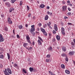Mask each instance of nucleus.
<instances>
[{
  "label": "nucleus",
  "instance_id": "obj_1",
  "mask_svg": "<svg viewBox=\"0 0 75 75\" xmlns=\"http://www.w3.org/2000/svg\"><path fill=\"white\" fill-rule=\"evenodd\" d=\"M40 30H41V31H42V33H43L44 35H45V36H47V33L46 31H45V29L43 28H41Z\"/></svg>",
  "mask_w": 75,
  "mask_h": 75
},
{
  "label": "nucleus",
  "instance_id": "obj_2",
  "mask_svg": "<svg viewBox=\"0 0 75 75\" xmlns=\"http://www.w3.org/2000/svg\"><path fill=\"white\" fill-rule=\"evenodd\" d=\"M35 26L34 25H33L31 26V27L32 28L30 29V32L32 33L33 31H35Z\"/></svg>",
  "mask_w": 75,
  "mask_h": 75
},
{
  "label": "nucleus",
  "instance_id": "obj_3",
  "mask_svg": "<svg viewBox=\"0 0 75 75\" xmlns=\"http://www.w3.org/2000/svg\"><path fill=\"white\" fill-rule=\"evenodd\" d=\"M61 32L63 35H65V29L63 27L61 28Z\"/></svg>",
  "mask_w": 75,
  "mask_h": 75
},
{
  "label": "nucleus",
  "instance_id": "obj_4",
  "mask_svg": "<svg viewBox=\"0 0 75 75\" xmlns=\"http://www.w3.org/2000/svg\"><path fill=\"white\" fill-rule=\"evenodd\" d=\"M4 41V38L2 36L1 34L0 33V42H3Z\"/></svg>",
  "mask_w": 75,
  "mask_h": 75
},
{
  "label": "nucleus",
  "instance_id": "obj_5",
  "mask_svg": "<svg viewBox=\"0 0 75 75\" xmlns=\"http://www.w3.org/2000/svg\"><path fill=\"white\" fill-rule=\"evenodd\" d=\"M8 24H11L13 23V22L11 21V19H10V18H8Z\"/></svg>",
  "mask_w": 75,
  "mask_h": 75
},
{
  "label": "nucleus",
  "instance_id": "obj_6",
  "mask_svg": "<svg viewBox=\"0 0 75 75\" xmlns=\"http://www.w3.org/2000/svg\"><path fill=\"white\" fill-rule=\"evenodd\" d=\"M74 54H75V52L71 51L69 52V55H70V56H72V55H73Z\"/></svg>",
  "mask_w": 75,
  "mask_h": 75
},
{
  "label": "nucleus",
  "instance_id": "obj_7",
  "mask_svg": "<svg viewBox=\"0 0 75 75\" xmlns=\"http://www.w3.org/2000/svg\"><path fill=\"white\" fill-rule=\"evenodd\" d=\"M62 10L63 11H65L67 10V6H63L62 7Z\"/></svg>",
  "mask_w": 75,
  "mask_h": 75
},
{
  "label": "nucleus",
  "instance_id": "obj_8",
  "mask_svg": "<svg viewBox=\"0 0 75 75\" xmlns=\"http://www.w3.org/2000/svg\"><path fill=\"white\" fill-rule=\"evenodd\" d=\"M7 71L8 72V73L9 74H12V72H11V69L10 68H8L7 69Z\"/></svg>",
  "mask_w": 75,
  "mask_h": 75
},
{
  "label": "nucleus",
  "instance_id": "obj_9",
  "mask_svg": "<svg viewBox=\"0 0 75 75\" xmlns=\"http://www.w3.org/2000/svg\"><path fill=\"white\" fill-rule=\"evenodd\" d=\"M6 6H7V7H10L11 6V5L9 2H7L6 3Z\"/></svg>",
  "mask_w": 75,
  "mask_h": 75
},
{
  "label": "nucleus",
  "instance_id": "obj_10",
  "mask_svg": "<svg viewBox=\"0 0 75 75\" xmlns=\"http://www.w3.org/2000/svg\"><path fill=\"white\" fill-rule=\"evenodd\" d=\"M14 9L13 8H10L9 9V13H11V12H12L13 11H14Z\"/></svg>",
  "mask_w": 75,
  "mask_h": 75
},
{
  "label": "nucleus",
  "instance_id": "obj_11",
  "mask_svg": "<svg viewBox=\"0 0 75 75\" xmlns=\"http://www.w3.org/2000/svg\"><path fill=\"white\" fill-rule=\"evenodd\" d=\"M40 8H44L45 5L43 4H42L40 5Z\"/></svg>",
  "mask_w": 75,
  "mask_h": 75
},
{
  "label": "nucleus",
  "instance_id": "obj_12",
  "mask_svg": "<svg viewBox=\"0 0 75 75\" xmlns=\"http://www.w3.org/2000/svg\"><path fill=\"white\" fill-rule=\"evenodd\" d=\"M62 50L63 51L65 52L66 51V47H62Z\"/></svg>",
  "mask_w": 75,
  "mask_h": 75
},
{
  "label": "nucleus",
  "instance_id": "obj_13",
  "mask_svg": "<svg viewBox=\"0 0 75 75\" xmlns=\"http://www.w3.org/2000/svg\"><path fill=\"white\" fill-rule=\"evenodd\" d=\"M56 38L58 41H59L60 40V37L59 35H57L56 36Z\"/></svg>",
  "mask_w": 75,
  "mask_h": 75
},
{
  "label": "nucleus",
  "instance_id": "obj_14",
  "mask_svg": "<svg viewBox=\"0 0 75 75\" xmlns=\"http://www.w3.org/2000/svg\"><path fill=\"white\" fill-rule=\"evenodd\" d=\"M65 72L66 74H70V71L68 70H66Z\"/></svg>",
  "mask_w": 75,
  "mask_h": 75
},
{
  "label": "nucleus",
  "instance_id": "obj_15",
  "mask_svg": "<svg viewBox=\"0 0 75 75\" xmlns=\"http://www.w3.org/2000/svg\"><path fill=\"white\" fill-rule=\"evenodd\" d=\"M48 15H46L45 16V20H47L48 19Z\"/></svg>",
  "mask_w": 75,
  "mask_h": 75
},
{
  "label": "nucleus",
  "instance_id": "obj_16",
  "mask_svg": "<svg viewBox=\"0 0 75 75\" xmlns=\"http://www.w3.org/2000/svg\"><path fill=\"white\" fill-rule=\"evenodd\" d=\"M62 57H67V54L65 53H62Z\"/></svg>",
  "mask_w": 75,
  "mask_h": 75
},
{
  "label": "nucleus",
  "instance_id": "obj_17",
  "mask_svg": "<svg viewBox=\"0 0 75 75\" xmlns=\"http://www.w3.org/2000/svg\"><path fill=\"white\" fill-rule=\"evenodd\" d=\"M61 68H63V69H65V65L64 64L61 65Z\"/></svg>",
  "mask_w": 75,
  "mask_h": 75
},
{
  "label": "nucleus",
  "instance_id": "obj_18",
  "mask_svg": "<svg viewBox=\"0 0 75 75\" xmlns=\"http://www.w3.org/2000/svg\"><path fill=\"white\" fill-rule=\"evenodd\" d=\"M29 70L30 72H33V70H34V68L32 67H30L29 68Z\"/></svg>",
  "mask_w": 75,
  "mask_h": 75
},
{
  "label": "nucleus",
  "instance_id": "obj_19",
  "mask_svg": "<svg viewBox=\"0 0 75 75\" xmlns=\"http://www.w3.org/2000/svg\"><path fill=\"white\" fill-rule=\"evenodd\" d=\"M32 31V32H30L32 34L33 36H35V33L34 32V31Z\"/></svg>",
  "mask_w": 75,
  "mask_h": 75
},
{
  "label": "nucleus",
  "instance_id": "obj_20",
  "mask_svg": "<svg viewBox=\"0 0 75 75\" xmlns=\"http://www.w3.org/2000/svg\"><path fill=\"white\" fill-rule=\"evenodd\" d=\"M7 55L8 59H10V54L9 53H7Z\"/></svg>",
  "mask_w": 75,
  "mask_h": 75
},
{
  "label": "nucleus",
  "instance_id": "obj_21",
  "mask_svg": "<svg viewBox=\"0 0 75 75\" xmlns=\"http://www.w3.org/2000/svg\"><path fill=\"white\" fill-rule=\"evenodd\" d=\"M18 28H19V29H22V28H23V25H20L18 26Z\"/></svg>",
  "mask_w": 75,
  "mask_h": 75
},
{
  "label": "nucleus",
  "instance_id": "obj_22",
  "mask_svg": "<svg viewBox=\"0 0 75 75\" xmlns=\"http://www.w3.org/2000/svg\"><path fill=\"white\" fill-rule=\"evenodd\" d=\"M65 60L67 62L68 61V57L67 56L65 57Z\"/></svg>",
  "mask_w": 75,
  "mask_h": 75
},
{
  "label": "nucleus",
  "instance_id": "obj_23",
  "mask_svg": "<svg viewBox=\"0 0 75 75\" xmlns=\"http://www.w3.org/2000/svg\"><path fill=\"white\" fill-rule=\"evenodd\" d=\"M16 1V0H11V2L12 3H14V2Z\"/></svg>",
  "mask_w": 75,
  "mask_h": 75
},
{
  "label": "nucleus",
  "instance_id": "obj_24",
  "mask_svg": "<svg viewBox=\"0 0 75 75\" xmlns=\"http://www.w3.org/2000/svg\"><path fill=\"white\" fill-rule=\"evenodd\" d=\"M26 38L27 41L30 40V38L29 37V36H27L26 37Z\"/></svg>",
  "mask_w": 75,
  "mask_h": 75
},
{
  "label": "nucleus",
  "instance_id": "obj_25",
  "mask_svg": "<svg viewBox=\"0 0 75 75\" xmlns=\"http://www.w3.org/2000/svg\"><path fill=\"white\" fill-rule=\"evenodd\" d=\"M52 50V47L51 46H50L48 49V50L49 51H50V50Z\"/></svg>",
  "mask_w": 75,
  "mask_h": 75
},
{
  "label": "nucleus",
  "instance_id": "obj_26",
  "mask_svg": "<svg viewBox=\"0 0 75 75\" xmlns=\"http://www.w3.org/2000/svg\"><path fill=\"white\" fill-rule=\"evenodd\" d=\"M1 17H2V18H4V16H5L3 14V13L1 14Z\"/></svg>",
  "mask_w": 75,
  "mask_h": 75
},
{
  "label": "nucleus",
  "instance_id": "obj_27",
  "mask_svg": "<svg viewBox=\"0 0 75 75\" xmlns=\"http://www.w3.org/2000/svg\"><path fill=\"white\" fill-rule=\"evenodd\" d=\"M38 39L40 40V41H42V42H43V40H42V38H41V37H40L39 36H38Z\"/></svg>",
  "mask_w": 75,
  "mask_h": 75
},
{
  "label": "nucleus",
  "instance_id": "obj_28",
  "mask_svg": "<svg viewBox=\"0 0 75 75\" xmlns=\"http://www.w3.org/2000/svg\"><path fill=\"white\" fill-rule=\"evenodd\" d=\"M22 71H23L24 73H25V74H27V71L25 70V69H23L22 70Z\"/></svg>",
  "mask_w": 75,
  "mask_h": 75
},
{
  "label": "nucleus",
  "instance_id": "obj_29",
  "mask_svg": "<svg viewBox=\"0 0 75 75\" xmlns=\"http://www.w3.org/2000/svg\"><path fill=\"white\" fill-rule=\"evenodd\" d=\"M7 69H5V71H3L4 73H7Z\"/></svg>",
  "mask_w": 75,
  "mask_h": 75
},
{
  "label": "nucleus",
  "instance_id": "obj_30",
  "mask_svg": "<svg viewBox=\"0 0 75 75\" xmlns=\"http://www.w3.org/2000/svg\"><path fill=\"white\" fill-rule=\"evenodd\" d=\"M4 30H5V31H8V28H7V27H5Z\"/></svg>",
  "mask_w": 75,
  "mask_h": 75
},
{
  "label": "nucleus",
  "instance_id": "obj_31",
  "mask_svg": "<svg viewBox=\"0 0 75 75\" xmlns=\"http://www.w3.org/2000/svg\"><path fill=\"white\" fill-rule=\"evenodd\" d=\"M28 45V43H24L23 44V45L24 47H26V46H27Z\"/></svg>",
  "mask_w": 75,
  "mask_h": 75
},
{
  "label": "nucleus",
  "instance_id": "obj_32",
  "mask_svg": "<svg viewBox=\"0 0 75 75\" xmlns=\"http://www.w3.org/2000/svg\"><path fill=\"white\" fill-rule=\"evenodd\" d=\"M18 66V65H17V64L16 63H15L14 64V67H17Z\"/></svg>",
  "mask_w": 75,
  "mask_h": 75
},
{
  "label": "nucleus",
  "instance_id": "obj_33",
  "mask_svg": "<svg viewBox=\"0 0 75 75\" xmlns=\"http://www.w3.org/2000/svg\"><path fill=\"white\" fill-rule=\"evenodd\" d=\"M47 25L49 26L50 27V25H51V22H49V23H47Z\"/></svg>",
  "mask_w": 75,
  "mask_h": 75
},
{
  "label": "nucleus",
  "instance_id": "obj_34",
  "mask_svg": "<svg viewBox=\"0 0 75 75\" xmlns=\"http://www.w3.org/2000/svg\"><path fill=\"white\" fill-rule=\"evenodd\" d=\"M4 57L3 55H0V58L3 59Z\"/></svg>",
  "mask_w": 75,
  "mask_h": 75
},
{
  "label": "nucleus",
  "instance_id": "obj_35",
  "mask_svg": "<svg viewBox=\"0 0 75 75\" xmlns=\"http://www.w3.org/2000/svg\"><path fill=\"white\" fill-rule=\"evenodd\" d=\"M50 61V59H47L46 60V62H48Z\"/></svg>",
  "mask_w": 75,
  "mask_h": 75
},
{
  "label": "nucleus",
  "instance_id": "obj_36",
  "mask_svg": "<svg viewBox=\"0 0 75 75\" xmlns=\"http://www.w3.org/2000/svg\"><path fill=\"white\" fill-rule=\"evenodd\" d=\"M27 41L29 42V43H30V44H32L31 42V41L30 40H27Z\"/></svg>",
  "mask_w": 75,
  "mask_h": 75
},
{
  "label": "nucleus",
  "instance_id": "obj_37",
  "mask_svg": "<svg viewBox=\"0 0 75 75\" xmlns=\"http://www.w3.org/2000/svg\"><path fill=\"white\" fill-rule=\"evenodd\" d=\"M23 4V1H20V6H22V4Z\"/></svg>",
  "mask_w": 75,
  "mask_h": 75
},
{
  "label": "nucleus",
  "instance_id": "obj_38",
  "mask_svg": "<svg viewBox=\"0 0 75 75\" xmlns=\"http://www.w3.org/2000/svg\"><path fill=\"white\" fill-rule=\"evenodd\" d=\"M67 14L68 16H70L71 14V12H68L67 13Z\"/></svg>",
  "mask_w": 75,
  "mask_h": 75
},
{
  "label": "nucleus",
  "instance_id": "obj_39",
  "mask_svg": "<svg viewBox=\"0 0 75 75\" xmlns=\"http://www.w3.org/2000/svg\"><path fill=\"white\" fill-rule=\"evenodd\" d=\"M49 72L50 73V75H53V74H52V72H51L50 71H49Z\"/></svg>",
  "mask_w": 75,
  "mask_h": 75
},
{
  "label": "nucleus",
  "instance_id": "obj_40",
  "mask_svg": "<svg viewBox=\"0 0 75 75\" xmlns=\"http://www.w3.org/2000/svg\"><path fill=\"white\" fill-rule=\"evenodd\" d=\"M4 74H5V75H10V74H9L8 73V72H7V73H4Z\"/></svg>",
  "mask_w": 75,
  "mask_h": 75
},
{
  "label": "nucleus",
  "instance_id": "obj_41",
  "mask_svg": "<svg viewBox=\"0 0 75 75\" xmlns=\"http://www.w3.org/2000/svg\"><path fill=\"white\" fill-rule=\"evenodd\" d=\"M27 8L28 11L30 10V7L28 6H27Z\"/></svg>",
  "mask_w": 75,
  "mask_h": 75
},
{
  "label": "nucleus",
  "instance_id": "obj_42",
  "mask_svg": "<svg viewBox=\"0 0 75 75\" xmlns=\"http://www.w3.org/2000/svg\"><path fill=\"white\" fill-rule=\"evenodd\" d=\"M47 24H45V25L43 26L44 28H45L46 27H47Z\"/></svg>",
  "mask_w": 75,
  "mask_h": 75
},
{
  "label": "nucleus",
  "instance_id": "obj_43",
  "mask_svg": "<svg viewBox=\"0 0 75 75\" xmlns=\"http://www.w3.org/2000/svg\"><path fill=\"white\" fill-rule=\"evenodd\" d=\"M68 25H72V24L71 23H68Z\"/></svg>",
  "mask_w": 75,
  "mask_h": 75
},
{
  "label": "nucleus",
  "instance_id": "obj_44",
  "mask_svg": "<svg viewBox=\"0 0 75 75\" xmlns=\"http://www.w3.org/2000/svg\"><path fill=\"white\" fill-rule=\"evenodd\" d=\"M54 30H55V31H57L58 30V28H57V27H54Z\"/></svg>",
  "mask_w": 75,
  "mask_h": 75
},
{
  "label": "nucleus",
  "instance_id": "obj_45",
  "mask_svg": "<svg viewBox=\"0 0 75 75\" xmlns=\"http://www.w3.org/2000/svg\"><path fill=\"white\" fill-rule=\"evenodd\" d=\"M3 65L2 64H0V68H3Z\"/></svg>",
  "mask_w": 75,
  "mask_h": 75
},
{
  "label": "nucleus",
  "instance_id": "obj_46",
  "mask_svg": "<svg viewBox=\"0 0 75 75\" xmlns=\"http://www.w3.org/2000/svg\"><path fill=\"white\" fill-rule=\"evenodd\" d=\"M71 44L72 45H73L74 46L75 45L74 44V42H71Z\"/></svg>",
  "mask_w": 75,
  "mask_h": 75
},
{
  "label": "nucleus",
  "instance_id": "obj_47",
  "mask_svg": "<svg viewBox=\"0 0 75 75\" xmlns=\"http://www.w3.org/2000/svg\"><path fill=\"white\" fill-rule=\"evenodd\" d=\"M56 41V40H55V38H53V39L52 40V41L53 42H55Z\"/></svg>",
  "mask_w": 75,
  "mask_h": 75
},
{
  "label": "nucleus",
  "instance_id": "obj_48",
  "mask_svg": "<svg viewBox=\"0 0 75 75\" xmlns=\"http://www.w3.org/2000/svg\"><path fill=\"white\" fill-rule=\"evenodd\" d=\"M47 58H50V55L49 54H47Z\"/></svg>",
  "mask_w": 75,
  "mask_h": 75
},
{
  "label": "nucleus",
  "instance_id": "obj_49",
  "mask_svg": "<svg viewBox=\"0 0 75 75\" xmlns=\"http://www.w3.org/2000/svg\"><path fill=\"white\" fill-rule=\"evenodd\" d=\"M17 37L18 38H20V36H19V35H17Z\"/></svg>",
  "mask_w": 75,
  "mask_h": 75
},
{
  "label": "nucleus",
  "instance_id": "obj_50",
  "mask_svg": "<svg viewBox=\"0 0 75 75\" xmlns=\"http://www.w3.org/2000/svg\"><path fill=\"white\" fill-rule=\"evenodd\" d=\"M62 3L63 4H65V2L64 1H62Z\"/></svg>",
  "mask_w": 75,
  "mask_h": 75
},
{
  "label": "nucleus",
  "instance_id": "obj_51",
  "mask_svg": "<svg viewBox=\"0 0 75 75\" xmlns=\"http://www.w3.org/2000/svg\"><path fill=\"white\" fill-rule=\"evenodd\" d=\"M53 33H54V34H56V31H55V30H53Z\"/></svg>",
  "mask_w": 75,
  "mask_h": 75
},
{
  "label": "nucleus",
  "instance_id": "obj_52",
  "mask_svg": "<svg viewBox=\"0 0 75 75\" xmlns=\"http://www.w3.org/2000/svg\"><path fill=\"white\" fill-rule=\"evenodd\" d=\"M38 44L39 45H41V44H42V43H41V42H39L38 43Z\"/></svg>",
  "mask_w": 75,
  "mask_h": 75
},
{
  "label": "nucleus",
  "instance_id": "obj_53",
  "mask_svg": "<svg viewBox=\"0 0 75 75\" xmlns=\"http://www.w3.org/2000/svg\"><path fill=\"white\" fill-rule=\"evenodd\" d=\"M47 14H48L49 15L50 14V12L49 11H48L47 12Z\"/></svg>",
  "mask_w": 75,
  "mask_h": 75
},
{
  "label": "nucleus",
  "instance_id": "obj_54",
  "mask_svg": "<svg viewBox=\"0 0 75 75\" xmlns=\"http://www.w3.org/2000/svg\"><path fill=\"white\" fill-rule=\"evenodd\" d=\"M31 15L30 14H29L28 16V17H31Z\"/></svg>",
  "mask_w": 75,
  "mask_h": 75
},
{
  "label": "nucleus",
  "instance_id": "obj_55",
  "mask_svg": "<svg viewBox=\"0 0 75 75\" xmlns=\"http://www.w3.org/2000/svg\"><path fill=\"white\" fill-rule=\"evenodd\" d=\"M38 25L39 27H41V23H39Z\"/></svg>",
  "mask_w": 75,
  "mask_h": 75
},
{
  "label": "nucleus",
  "instance_id": "obj_56",
  "mask_svg": "<svg viewBox=\"0 0 75 75\" xmlns=\"http://www.w3.org/2000/svg\"><path fill=\"white\" fill-rule=\"evenodd\" d=\"M68 10H69V11H71V8H68Z\"/></svg>",
  "mask_w": 75,
  "mask_h": 75
},
{
  "label": "nucleus",
  "instance_id": "obj_57",
  "mask_svg": "<svg viewBox=\"0 0 75 75\" xmlns=\"http://www.w3.org/2000/svg\"><path fill=\"white\" fill-rule=\"evenodd\" d=\"M68 18L67 17V16H65L64 17V19H67V18Z\"/></svg>",
  "mask_w": 75,
  "mask_h": 75
},
{
  "label": "nucleus",
  "instance_id": "obj_58",
  "mask_svg": "<svg viewBox=\"0 0 75 75\" xmlns=\"http://www.w3.org/2000/svg\"><path fill=\"white\" fill-rule=\"evenodd\" d=\"M25 26L26 27H28V24H26L25 25Z\"/></svg>",
  "mask_w": 75,
  "mask_h": 75
},
{
  "label": "nucleus",
  "instance_id": "obj_59",
  "mask_svg": "<svg viewBox=\"0 0 75 75\" xmlns=\"http://www.w3.org/2000/svg\"><path fill=\"white\" fill-rule=\"evenodd\" d=\"M57 25L56 24H54V27L55 28V27H57Z\"/></svg>",
  "mask_w": 75,
  "mask_h": 75
},
{
  "label": "nucleus",
  "instance_id": "obj_60",
  "mask_svg": "<svg viewBox=\"0 0 75 75\" xmlns=\"http://www.w3.org/2000/svg\"><path fill=\"white\" fill-rule=\"evenodd\" d=\"M32 44L33 45H34L35 44V43H34V41H33V43H32Z\"/></svg>",
  "mask_w": 75,
  "mask_h": 75
},
{
  "label": "nucleus",
  "instance_id": "obj_61",
  "mask_svg": "<svg viewBox=\"0 0 75 75\" xmlns=\"http://www.w3.org/2000/svg\"><path fill=\"white\" fill-rule=\"evenodd\" d=\"M35 16H33V20H35Z\"/></svg>",
  "mask_w": 75,
  "mask_h": 75
},
{
  "label": "nucleus",
  "instance_id": "obj_62",
  "mask_svg": "<svg viewBox=\"0 0 75 75\" xmlns=\"http://www.w3.org/2000/svg\"><path fill=\"white\" fill-rule=\"evenodd\" d=\"M33 71L34 72L36 71V69H33Z\"/></svg>",
  "mask_w": 75,
  "mask_h": 75
},
{
  "label": "nucleus",
  "instance_id": "obj_63",
  "mask_svg": "<svg viewBox=\"0 0 75 75\" xmlns=\"http://www.w3.org/2000/svg\"><path fill=\"white\" fill-rule=\"evenodd\" d=\"M14 30H13V33L14 34H15V32H14Z\"/></svg>",
  "mask_w": 75,
  "mask_h": 75
},
{
  "label": "nucleus",
  "instance_id": "obj_64",
  "mask_svg": "<svg viewBox=\"0 0 75 75\" xmlns=\"http://www.w3.org/2000/svg\"><path fill=\"white\" fill-rule=\"evenodd\" d=\"M47 9H50L49 6H47Z\"/></svg>",
  "mask_w": 75,
  "mask_h": 75
}]
</instances>
